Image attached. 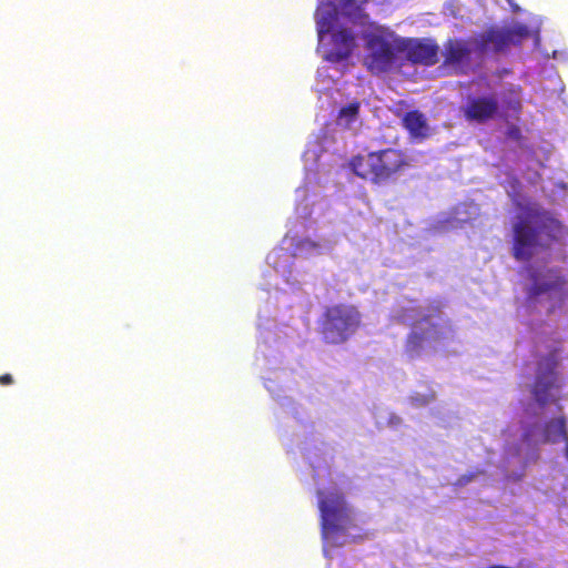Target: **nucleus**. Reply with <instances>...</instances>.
<instances>
[{
    "mask_svg": "<svg viewBox=\"0 0 568 568\" xmlns=\"http://www.w3.org/2000/svg\"><path fill=\"white\" fill-rule=\"evenodd\" d=\"M520 212L513 227V256L529 261L537 250H548L562 237L564 225L554 214L526 196H513Z\"/></svg>",
    "mask_w": 568,
    "mask_h": 568,
    "instance_id": "f257e3e1",
    "label": "nucleus"
},
{
    "mask_svg": "<svg viewBox=\"0 0 568 568\" xmlns=\"http://www.w3.org/2000/svg\"><path fill=\"white\" fill-rule=\"evenodd\" d=\"M348 166L357 178L373 185H384L408 169L410 159L404 150L386 148L354 155Z\"/></svg>",
    "mask_w": 568,
    "mask_h": 568,
    "instance_id": "f03ea898",
    "label": "nucleus"
},
{
    "mask_svg": "<svg viewBox=\"0 0 568 568\" xmlns=\"http://www.w3.org/2000/svg\"><path fill=\"white\" fill-rule=\"evenodd\" d=\"M440 305H433L432 313L422 316L412 324V328L406 336L404 352L410 359L418 358L427 347L437 351L446 346L447 342L455 337V329L449 320L442 322L434 321L439 317Z\"/></svg>",
    "mask_w": 568,
    "mask_h": 568,
    "instance_id": "7ed1b4c3",
    "label": "nucleus"
},
{
    "mask_svg": "<svg viewBox=\"0 0 568 568\" xmlns=\"http://www.w3.org/2000/svg\"><path fill=\"white\" fill-rule=\"evenodd\" d=\"M362 324V314L353 304L338 303L325 307L318 320L320 333L326 344L347 342Z\"/></svg>",
    "mask_w": 568,
    "mask_h": 568,
    "instance_id": "20e7f679",
    "label": "nucleus"
},
{
    "mask_svg": "<svg viewBox=\"0 0 568 568\" xmlns=\"http://www.w3.org/2000/svg\"><path fill=\"white\" fill-rule=\"evenodd\" d=\"M531 282L527 290V300L534 304L545 296L548 302L547 313L551 314L565 304L568 296L567 278L559 267H536L529 270Z\"/></svg>",
    "mask_w": 568,
    "mask_h": 568,
    "instance_id": "39448f33",
    "label": "nucleus"
},
{
    "mask_svg": "<svg viewBox=\"0 0 568 568\" xmlns=\"http://www.w3.org/2000/svg\"><path fill=\"white\" fill-rule=\"evenodd\" d=\"M365 48L363 63L372 74L381 75L403 68L400 37L388 39L382 34H369Z\"/></svg>",
    "mask_w": 568,
    "mask_h": 568,
    "instance_id": "423d86ee",
    "label": "nucleus"
},
{
    "mask_svg": "<svg viewBox=\"0 0 568 568\" xmlns=\"http://www.w3.org/2000/svg\"><path fill=\"white\" fill-rule=\"evenodd\" d=\"M474 55L481 58L477 37L449 38L443 44L440 68L450 74L467 75L475 69Z\"/></svg>",
    "mask_w": 568,
    "mask_h": 568,
    "instance_id": "0eeeda50",
    "label": "nucleus"
},
{
    "mask_svg": "<svg viewBox=\"0 0 568 568\" xmlns=\"http://www.w3.org/2000/svg\"><path fill=\"white\" fill-rule=\"evenodd\" d=\"M317 496L323 536L345 530L352 524V517L344 494L339 490H318Z\"/></svg>",
    "mask_w": 568,
    "mask_h": 568,
    "instance_id": "6e6552de",
    "label": "nucleus"
},
{
    "mask_svg": "<svg viewBox=\"0 0 568 568\" xmlns=\"http://www.w3.org/2000/svg\"><path fill=\"white\" fill-rule=\"evenodd\" d=\"M558 349L550 351L537 362L536 376L531 385V394L540 407L555 402L552 390L560 388L558 368Z\"/></svg>",
    "mask_w": 568,
    "mask_h": 568,
    "instance_id": "1a4fd4ad",
    "label": "nucleus"
},
{
    "mask_svg": "<svg viewBox=\"0 0 568 568\" xmlns=\"http://www.w3.org/2000/svg\"><path fill=\"white\" fill-rule=\"evenodd\" d=\"M530 31L526 24L517 23L511 28L495 29L477 34V48L484 55L493 45L494 52H503L510 45H520L524 40L529 38Z\"/></svg>",
    "mask_w": 568,
    "mask_h": 568,
    "instance_id": "9d476101",
    "label": "nucleus"
},
{
    "mask_svg": "<svg viewBox=\"0 0 568 568\" xmlns=\"http://www.w3.org/2000/svg\"><path fill=\"white\" fill-rule=\"evenodd\" d=\"M403 67L413 65L433 67L439 61V45L430 39L400 38Z\"/></svg>",
    "mask_w": 568,
    "mask_h": 568,
    "instance_id": "9b49d317",
    "label": "nucleus"
},
{
    "mask_svg": "<svg viewBox=\"0 0 568 568\" xmlns=\"http://www.w3.org/2000/svg\"><path fill=\"white\" fill-rule=\"evenodd\" d=\"M332 47L325 51L324 60L331 63L346 61L356 48V39L353 31L348 28H339L332 32Z\"/></svg>",
    "mask_w": 568,
    "mask_h": 568,
    "instance_id": "f8f14e48",
    "label": "nucleus"
},
{
    "mask_svg": "<svg viewBox=\"0 0 568 568\" xmlns=\"http://www.w3.org/2000/svg\"><path fill=\"white\" fill-rule=\"evenodd\" d=\"M463 112L468 121L485 123L497 116L499 103L493 94L473 97L468 99Z\"/></svg>",
    "mask_w": 568,
    "mask_h": 568,
    "instance_id": "ddd939ff",
    "label": "nucleus"
},
{
    "mask_svg": "<svg viewBox=\"0 0 568 568\" xmlns=\"http://www.w3.org/2000/svg\"><path fill=\"white\" fill-rule=\"evenodd\" d=\"M339 16H342V11H339L337 1L320 0V4L315 13L316 30L320 41L323 40L325 34L331 33L333 27L338 21Z\"/></svg>",
    "mask_w": 568,
    "mask_h": 568,
    "instance_id": "4468645a",
    "label": "nucleus"
},
{
    "mask_svg": "<svg viewBox=\"0 0 568 568\" xmlns=\"http://www.w3.org/2000/svg\"><path fill=\"white\" fill-rule=\"evenodd\" d=\"M560 440L566 443L568 453L567 420L564 416L546 422L542 426L541 444H556Z\"/></svg>",
    "mask_w": 568,
    "mask_h": 568,
    "instance_id": "2eb2a0df",
    "label": "nucleus"
},
{
    "mask_svg": "<svg viewBox=\"0 0 568 568\" xmlns=\"http://www.w3.org/2000/svg\"><path fill=\"white\" fill-rule=\"evenodd\" d=\"M369 0H337L342 17L354 23L364 24L368 16L365 13V4Z\"/></svg>",
    "mask_w": 568,
    "mask_h": 568,
    "instance_id": "dca6fc26",
    "label": "nucleus"
},
{
    "mask_svg": "<svg viewBox=\"0 0 568 568\" xmlns=\"http://www.w3.org/2000/svg\"><path fill=\"white\" fill-rule=\"evenodd\" d=\"M403 125L414 138L427 136L428 125L425 115L418 110H413L405 113L403 118Z\"/></svg>",
    "mask_w": 568,
    "mask_h": 568,
    "instance_id": "f3484780",
    "label": "nucleus"
},
{
    "mask_svg": "<svg viewBox=\"0 0 568 568\" xmlns=\"http://www.w3.org/2000/svg\"><path fill=\"white\" fill-rule=\"evenodd\" d=\"M359 108H361V103L358 101L351 102L346 106H343L338 111V116H337L338 121L339 122L344 121L345 125L348 126L351 123H353L357 119V116L359 114Z\"/></svg>",
    "mask_w": 568,
    "mask_h": 568,
    "instance_id": "a211bd4d",
    "label": "nucleus"
},
{
    "mask_svg": "<svg viewBox=\"0 0 568 568\" xmlns=\"http://www.w3.org/2000/svg\"><path fill=\"white\" fill-rule=\"evenodd\" d=\"M506 135L511 140L518 141L521 139V131L519 126L511 124L507 128Z\"/></svg>",
    "mask_w": 568,
    "mask_h": 568,
    "instance_id": "6ab92c4d",
    "label": "nucleus"
},
{
    "mask_svg": "<svg viewBox=\"0 0 568 568\" xmlns=\"http://www.w3.org/2000/svg\"><path fill=\"white\" fill-rule=\"evenodd\" d=\"M0 384L3 386H8L13 384V377L11 374H2L0 375Z\"/></svg>",
    "mask_w": 568,
    "mask_h": 568,
    "instance_id": "aec40b11",
    "label": "nucleus"
},
{
    "mask_svg": "<svg viewBox=\"0 0 568 568\" xmlns=\"http://www.w3.org/2000/svg\"><path fill=\"white\" fill-rule=\"evenodd\" d=\"M508 108L518 114L521 111V103L518 99H515L508 103Z\"/></svg>",
    "mask_w": 568,
    "mask_h": 568,
    "instance_id": "412c9836",
    "label": "nucleus"
},
{
    "mask_svg": "<svg viewBox=\"0 0 568 568\" xmlns=\"http://www.w3.org/2000/svg\"><path fill=\"white\" fill-rule=\"evenodd\" d=\"M531 437H532L531 428H528L527 430H525L523 433V442L530 444L532 440Z\"/></svg>",
    "mask_w": 568,
    "mask_h": 568,
    "instance_id": "4be33fe9",
    "label": "nucleus"
}]
</instances>
